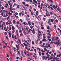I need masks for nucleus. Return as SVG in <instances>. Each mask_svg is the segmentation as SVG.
<instances>
[{"label":"nucleus","instance_id":"f257e3e1","mask_svg":"<svg viewBox=\"0 0 61 61\" xmlns=\"http://www.w3.org/2000/svg\"><path fill=\"white\" fill-rule=\"evenodd\" d=\"M59 42H60V40H58L57 42H54L53 43L54 44H55V45L56 44L57 46H61V44H60L61 43L60 42L59 43Z\"/></svg>","mask_w":61,"mask_h":61},{"label":"nucleus","instance_id":"f03ea898","mask_svg":"<svg viewBox=\"0 0 61 61\" xmlns=\"http://www.w3.org/2000/svg\"><path fill=\"white\" fill-rule=\"evenodd\" d=\"M16 47H17L16 50L18 52V53L19 54H20V53H19V52L18 51V50L19 51V48H20L19 45H16Z\"/></svg>","mask_w":61,"mask_h":61},{"label":"nucleus","instance_id":"7ed1b4c3","mask_svg":"<svg viewBox=\"0 0 61 61\" xmlns=\"http://www.w3.org/2000/svg\"><path fill=\"white\" fill-rule=\"evenodd\" d=\"M38 35L40 36H42V33L40 31H38Z\"/></svg>","mask_w":61,"mask_h":61},{"label":"nucleus","instance_id":"20e7f679","mask_svg":"<svg viewBox=\"0 0 61 61\" xmlns=\"http://www.w3.org/2000/svg\"><path fill=\"white\" fill-rule=\"evenodd\" d=\"M27 45L28 47L29 48V47H30V44H29V43L28 42H27Z\"/></svg>","mask_w":61,"mask_h":61},{"label":"nucleus","instance_id":"39448f33","mask_svg":"<svg viewBox=\"0 0 61 61\" xmlns=\"http://www.w3.org/2000/svg\"><path fill=\"white\" fill-rule=\"evenodd\" d=\"M48 8L49 9H50V8H51V10H53V9L52 7H50L49 6H48Z\"/></svg>","mask_w":61,"mask_h":61},{"label":"nucleus","instance_id":"423d86ee","mask_svg":"<svg viewBox=\"0 0 61 61\" xmlns=\"http://www.w3.org/2000/svg\"><path fill=\"white\" fill-rule=\"evenodd\" d=\"M50 19H49V20H48V23L49 25H51V23L50 22Z\"/></svg>","mask_w":61,"mask_h":61},{"label":"nucleus","instance_id":"0eeeda50","mask_svg":"<svg viewBox=\"0 0 61 61\" xmlns=\"http://www.w3.org/2000/svg\"><path fill=\"white\" fill-rule=\"evenodd\" d=\"M32 32L34 34H35L36 33V32H35V29H33V30H32Z\"/></svg>","mask_w":61,"mask_h":61},{"label":"nucleus","instance_id":"6e6552de","mask_svg":"<svg viewBox=\"0 0 61 61\" xmlns=\"http://www.w3.org/2000/svg\"><path fill=\"white\" fill-rule=\"evenodd\" d=\"M49 13L51 15H52L53 14V12L52 11H51L49 12Z\"/></svg>","mask_w":61,"mask_h":61},{"label":"nucleus","instance_id":"1a4fd4ad","mask_svg":"<svg viewBox=\"0 0 61 61\" xmlns=\"http://www.w3.org/2000/svg\"><path fill=\"white\" fill-rule=\"evenodd\" d=\"M51 22L52 23H53L54 22V19H51Z\"/></svg>","mask_w":61,"mask_h":61},{"label":"nucleus","instance_id":"9d476101","mask_svg":"<svg viewBox=\"0 0 61 61\" xmlns=\"http://www.w3.org/2000/svg\"><path fill=\"white\" fill-rule=\"evenodd\" d=\"M42 41H44V42H46V41H47L46 40L44 39H43Z\"/></svg>","mask_w":61,"mask_h":61},{"label":"nucleus","instance_id":"9b49d317","mask_svg":"<svg viewBox=\"0 0 61 61\" xmlns=\"http://www.w3.org/2000/svg\"><path fill=\"white\" fill-rule=\"evenodd\" d=\"M44 50H45V51H46H46H47V50H47V49H46V48H44Z\"/></svg>","mask_w":61,"mask_h":61},{"label":"nucleus","instance_id":"f8f14e48","mask_svg":"<svg viewBox=\"0 0 61 61\" xmlns=\"http://www.w3.org/2000/svg\"><path fill=\"white\" fill-rule=\"evenodd\" d=\"M47 27V29H50V27H49V26L48 25H47L46 26Z\"/></svg>","mask_w":61,"mask_h":61},{"label":"nucleus","instance_id":"ddd939ff","mask_svg":"<svg viewBox=\"0 0 61 61\" xmlns=\"http://www.w3.org/2000/svg\"><path fill=\"white\" fill-rule=\"evenodd\" d=\"M47 58H49V57L48 56H46L45 59H47Z\"/></svg>","mask_w":61,"mask_h":61},{"label":"nucleus","instance_id":"4468645a","mask_svg":"<svg viewBox=\"0 0 61 61\" xmlns=\"http://www.w3.org/2000/svg\"><path fill=\"white\" fill-rule=\"evenodd\" d=\"M1 8H0V9L1 11H0V13H3V10H2V9Z\"/></svg>","mask_w":61,"mask_h":61},{"label":"nucleus","instance_id":"2eb2a0df","mask_svg":"<svg viewBox=\"0 0 61 61\" xmlns=\"http://www.w3.org/2000/svg\"><path fill=\"white\" fill-rule=\"evenodd\" d=\"M33 1L34 2H35L36 4H37V1H36V0H33Z\"/></svg>","mask_w":61,"mask_h":61},{"label":"nucleus","instance_id":"dca6fc26","mask_svg":"<svg viewBox=\"0 0 61 61\" xmlns=\"http://www.w3.org/2000/svg\"><path fill=\"white\" fill-rule=\"evenodd\" d=\"M13 22L14 24H15V20H13Z\"/></svg>","mask_w":61,"mask_h":61},{"label":"nucleus","instance_id":"f3484780","mask_svg":"<svg viewBox=\"0 0 61 61\" xmlns=\"http://www.w3.org/2000/svg\"><path fill=\"white\" fill-rule=\"evenodd\" d=\"M28 25H30V24H31V22H30V21H28Z\"/></svg>","mask_w":61,"mask_h":61},{"label":"nucleus","instance_id":"a211bd4d","mask_svg":"<svg viewBox=\"0 0 61 61\" xmlns=\"http://www.w3.org/2000/svg\"><path fill=\"white\" fill-rule=\"evenodd\" d=\"M58 20L60 22H61V18H58Z\"/></svg>","mask_w":61,"mask_h":61},{"label":"nucleus","instance_id":"6ab92c4d","mask_svg":"<svg viewBox=\"0 0 61 61\" xmlns=\"http://www.w3.org/2000/svg\"><path fill=\"white\" fill-rule=\"evenodd\" d=\"M12 30H14V29H15V28L14 26H12Z\"/></svg>","mask_w":61,"mask_h":61},{"label":"nucleus","instance_id":"aec40b11","mask_svg":"<svg viewBox=\"0 0 61 61\" xmlns=\"http://www.w3.org/2000/svg\"><path fill=\"white\" fill-rule=\"evenodd\" d=\"M52 7H53V8H54V9H55L56 8V6L54 5H53V6H52Z\"/></svg>","mask_w":61,"mask_h":61},{"label":"nucleus","instance_id":"412c9836","mask_svg":"<svg viewBox=\"0 0 61 61\" xmlns=\"http://www.w3.org/2000/svg\"><path fill=\"white\" fill-rule=\"evenodd\" d=\"M44 6V4H43V3H41V6Z\"/></svg>","mask_w":61,"mask_h":61},{"label":"nucleus","instance_id":"4be33fe9","mask_svg":"<svg viewBox=\"0 0 61 61\" xmlns=\"http://www.w3.org/2000/svg\"><path fill=\"white\" fill-rule=\"evenodd\" d=\"M14 6H16L17 5V4H16L15 3H14Z\"/></svg>","mask_w":61,"mask_h":61},{"label":"nucleus","instance_id":"5701e85b","mask_svg":"<svg viewBox=\"0 0 61 61\" xmlns=\"http://www.w3.org/2000/svg\"><path fill=\"white\" fill-rule=\"evenodd\" d=\"M20 36H23V34L22 33H21L20 34Z\"/></svg>","mask_w":61,"mask_h":61},{"label":"nucleus","instance_id":"b1692460","mask_svg":"<svg viewBox=\"0 0 61 61\" xmlns=\"http://www.w3.org/2000/svg\"><path fill=\"white\" fill-rule=\"evenodd\" d=\"M51 56H53V57H56V56H55L53 54H51Z\"/></svg>","mask_w":61,"mask_h":61},{"label":"nucleus","instance_id":"393cba45","mask_svg":"<svg viewBox=\"0 0 61 61\" xmlns=\"http://www.w3.org/2000/svg\"><path fill=\"white\" fill-rule=\"evenodd\" d=\"M42 56H43V57H42V58L43 59H44H44H45V56H43L42 55Z\"/></svg>","mask_w":61,"mask_h":61},{"label":"nucleus","instance_id":"a878e982","mask_svg":"<svg viewBox=\"0 0 61 61\" xmlns=\"http://www.w3.org/2000/svg\"><path fill=\"white\" fill-rule=\"evenodd\" d=\"M18 40L19 42L20 43V44H21V43L20 42V40H19V39H18Z\"/></svg>","mask_w":61,"mask_h":61},{"label":"nucleus","instance_id":"bb28decb","mask_svg":"<svg viewBox=\"0 0 61 61\" xmlns=\"http://www.w3.org/2000/svg\"><path fill=\"white\" fill-rule=\"evenodd\" d=\"M21 14H22V12H21L20 13H19V15H20V16H21Z\"/></svg>","mask_w":61,"mask_h":61},{"label":"nucleus","instance_id":"cd10ccee","mask_svg":"<svg viewBox=\"0 0 61 61\" xmlns=\"http://www.w3.org/2000/svg\"><path fill=\"white\" fill-rule=\"evenodd\" d=\"M8 14L9 15H12V14L10 12H9Z\"/></svg>","mask_w":61,"mask_h":61},{"label":"nucleus","instance_id":"c85d7f7f","mask_svg":"<svg viewBox=\"0 0 61 61\" xmlns=\"http://www.w3.org/2000/svg\"><path fill=\"white\" fill-rule=\"evenodd\" d=\"M7 22H11V20H8Z\"/></svg>","mask_w":61,"mask_h":61},{"label":"nucleus","instance_id":"c756f323","mask_svg":"<svg viewBox=\"0 0 61 61\" xmlns=\"http://www.w3.org/2000/svg\"><path fill=\"white\" fill-rule=\"evenodd\" d=\"M21 6H22V7H23V8H24V9H25V7L24 6H23V5H21Z\"/></svg>","mask_w":61,"mask_h":61},{"label":"nucleus","instance_id":"7c9ffc66","mask_svg":"<svg viewBox=\"0 0 61 61\" xmlns=\"http://www.w3.org/2000/svg\"><path fill=\"white\" fill-rule=\"evenodd\" d=\"M15 30H13L12 32V33H15Z\"/></svg>","mask_w":61,"mask_h":61},{"label":"nucleus","instance_id":"2f4dec72","mask_svg":"<svg viewBox=\"0 0 61 61\" xmlns=\"http://www.w3.org/2000/svg\"><path fill=\"white\" fill-rule=\"evenodd\" d=\"M7 20H9V16H8L7 18Z\"/></svg>","mask_w":61,"mask_h":61},{"label":"nucleus","instance_id":"473e14b6","mask_svg":"<svg viewBox=\"0 0 61 61\" xmlns=\"http://www.w3.org/2000/svg\"><path fill=\"white\" fill-rule=\"evenodd\" d=\"M19 32L20 33H21L22 32V31L21 30H20L19 31Z\"/></svg>","mask_w":61,"mask_h":61},{"label":"nucleus","instance_id":"72a5a7b5","mask_svg":"<svg viewBox=\"0 0 61 61\" xmlns=\"http://www.w3.org/2000/svg\"><path fill=\"white\" fill-rule=\"evenodd\" d=\"M25 23H25V22H23L22 23V24H24V25H26V24H25Z\"/></svg>","mask_w":61,"mask_h":61},{"label":"nucleus","instance_id":"f704fd0d","mask_svg":"<svg viewBox=\"0 0 61 61\" xmlns=\"http://www.w3.org/2000/svg\"><path fill=\"white\" fill-rule=\"evenodd\" d=\"M58 60V58L57 57H56L55 58V60Z\"/></svg>","mask_w":61,"mask_h":61},{"label":"nucleus","instance_id":"c9c22d12","mask_svg":"<svg viewBox=\"0 0 61 61\" xmlns=\"http://www.w3.org/2000/svg\"><path fill=\"white\" fill-rule=\"evenodd\" d=\"M51 58H49L50 59H53V57L52 56H51Z\"/></svg>","mask_w":61,"mask_h":61},{"label":"nucleus","instance_id":"e433bc0d","mask_svg":"<svg viewBox=\"0 0 61 61\" xmlns=\"http://www.w3.org/2000/svg\"><path fill=\"white\" fill-rule=\"evenodd\" d=\"M46 16H48V14H47V13H46Z\"/></svg>","mask_w":61,"mask_h":61},{"label":"nucleus","instance_id":"4c0bfd02","mask_svg":"<svg viewBox=\"0 0 61 61\" xmlns=\"http://www.w3.org/2000/svg\"><path fill=\"white\" fill-rule=\"evenodd\" d=\"M9 9H10V11L11 10H13V9L11 8H10Z\"/></svg>","mask_w":61,"mask_h":61},{"label":"nucleus","instance_id":"58836bf2","mask_svg":"<svg viewBox=\"0 0 61 61\" xmlns=\"http://www.w3.org/2000/svg\"><path fill=\"white\" fill-rule=\"evenodd\" d=\"M39 55L40 56H41V52H39Z\"/></svg>","mask_w":61,"mask_h":61},{"label":"nucleus","instance_id":"ea45409f","mask_svg":"<svg viewBox=\"0 0 61 61\" xmlns=\"http://www.w3.org/2000/svg\"><path fill=\"white\" fill-rule=\"evenodd\" d=\"M35 42L36 44H37V40H36L35 41Z\"/></svg>","mask_w":61,"mask_h":61},{"label":"nucleus","instance_id":"a19ab883","mask_svg":"<svg viewBox=\"0 0 61 61\" xmlns=\"http://www.w3.org/2000/svg\"><path fill=\"white\" fill-rule=\"evenodd\" d=\"M2 28H1L2 30H4V27H1Z\"/></svg>","mask_w":61,"mask_h":61},{"label":"nucleus","instance_id":"79ce46f5","mask_svg":"<svg viewBox=\"0 0 61 61\" xmlns=\"http://www.w3.org/2000/svg\"><path fill=\"white\" fill-rule=\"evenodd\" d=\"M5 45L6 46H7V43H5Z\"/></svg>","mask_w":61,"mask_h":61},{"label":"nucleus","instance_id":"37998d69","mask_svg":"<svg viewBox=\"0 0 61 61\" xmlns=\"http://www.w3.org/2000/svg\"><path fill=\"white\" fill-rule=\"evenodd\" d=\"M11 22H9V23H8V24L9 25H11Z\"/></svg>","mask_w":61,"mask_h":61},{"label":"nucleus","instance_id":"c03bdc74","mask_svg":"<svg viewBox=\"0 0 61 61\" xmlns=\"http://www.w3.org/2000/svg\"><path fill=\"white\" fill-rule=\"evenodd\" d=\"M10 61H12V58H11V57H10Z\"/></svg>","mask_w":61,"mask_h":61},{"label":"nucleus","instance_id":"a18cd8bd","mask_svg":"<svg viewBox=\"0 0 61 61\" xmlns=\"http://www.w3.org/2000/svg\"><path fill=\"white\" fill-rule=\"evenodd\" d=\"M17 23L19 25V21H17Z\"/></svg>","mask_w":61,"mask_h":61},{"label":"nucleus","instance_id":"49530a36","mask_svg":"<svg viewBox=\"0 0 61 61\" xmlns=\"http://www.w3.org/2000/svg\"><path fill=\"white\" fill-rule=\"evenodd\" d=\"M14 37L15 38V39H17V38L16 37V35H15Z\"/></svg>","mask_w":61,"mask_h":61},{"label":"nucleus","instance_id":"de8ad7c7","mask_svg":"<svg viewBox=\"0 0 61 61\" xmlns=\"http://www.w3.org/2000/svg\"><path fill=\"white\" fill-rule=\"evenodd\" d=\"M59 57H60V56H61V54L60 53L59 55Z\"/></svg>","mask_w":61,"mask_h":61},{"label":"nucleus","instance_id":"09e8293b","mask_svg":"<svg viewBox=\"0 0 61 61\" xmlns=\"http://www.w3.org/2000/svg\"><path fill=\"white\" fill-rule=\"evenodd\" d=\"M34 28V27L33 26H31V27H30V28L31 29H33V28Z\"/></svg>","mask_w":61,"mask_h":61},{"label":"nucleus","instance_id":"8fccbe9b","mask_svg":"<svg viewBox=\"0 0 61 61\" xmlns=\"http://www.w3.org/2000/svg\"><path fill=\"white\" fill-rule=\"evenodd\" d=\"M57 10L58 11H60V9H59V7H58L57 8Z\"/></svg>","mask_w":61,"mask_h":61},{"label":"nucleus","instance_id":"3c124183","mask_svg":"<svg viewBox=\"0 0 61 61\" xmlns=\"http://www.w3.org/2000/svg\"><path fill=\"white\" fill-rule=\"evenodd\" d=\"M55 21L56 22V23H57V22H58V20H57L56 19L55 20Z\"/></svg>","mask_w":61,"mask_h":61},{"label":"nucleus","instance_id":"603ef678","mask_svg":"<svg viewBox=\"0 0 61 61\" xmlns=\"http://www.w3.org/2000/svg\"><path fill=\"white\" fill-rule=\"evenodd\" d=\"M32 45H34V42L33 41H32Z\"/></svg>","mask_w":61,"mask_h":61},{"label":"nucleus","instance_id":"864d4df0","mask_svg":"<svg viewBox=\"0 0 61 61\" xmlns=\"http://www.w3.org/2000/svg\"><path fill=\"white\" fill-rule=\"evenodd\" d=\"M3 48H6V46H3Z\"/></svg>","mask_w":61,"mask_h":61},{"label":"nucleus","instance_id":"5fc2aeb1","mask_svg":"<svg viewBox=\"0 0 61 61\" xmlns=\"http://www.w3.org/2000/svg\"><path fill=\"white\" fill-rule=\"evenodd\" d=\"M48 47H50V44H48Z\"/></svg>","mask_w":61,"mask_h":61},{"label":"nucleus","instance_id":"6e6d98bb","mask_svg":"<svg viewBox=\"0 0 61 61\" xmlns=\"http://www.w3.org/2000/svg\"><path fill=\"white\" fill-rule=\"evenodd\" d=\"M41 0H38V2H41Z\"/></svg>","mask_w":61,"mask_h":61},{"label":"nucleus","instance_id":"4d7b16f0","mask_svg":"<svg viewBox=\"0 0 61 61\" xmlns=\"http://www.w3.org/2000/svg\"><path fill=\"white\" fill-rule=\"evenodd\" d=\"M27 41L28 42H29V41H30V40L29 39H28Z\"/></svg>","mask_w":61,"mask_h":61},{"label":"nucleus","instance_id":"13d9d810","mask_svg":"<svg viewBox=\"0 0 61 61\" xmlns=\"http://www.w3.org/2000/svg\"><path fill=\"white\" fill-rule=\"evenodd\" d=\"M20 21L21 22H23V20L21 19H20Z\"/></svg>","mask_w":61,"mask_h":61},{"label":"nucleus","instance_id":"bf43d9fd","mask_svg":"<svg viewBox=\"0 0 61 61\" xmlns=\"http://www.w3.org/2000/svg\"><path fill=\"white\" fill-rule=\"evenodd\" d=\"M1 9H2V10H3V9H4V7L2 6L1 7Z\"/></svg>","mask_w":61,"mask_h":61},{"label":"nucleus","instance_id":"052dcab7","mask_svg":"<svg viewBox=\"0 0 61 61\" xmlns=\"http://www.w3.org/2000/svg\"><path fill=\"white\" fill-rule=\"evenodd\" d=\"M45 55V53L44 52H43L42 53V55Z\"/></svg>","mask_w":61,"mask_h":61},{"label":"nucleus","instance_id":"680f3d73","mask_svg":"<svg viewBox=\"0 0 61 61\" xmlns=\"http://www.w3.org/2000/svg\"><path fill=\"white\" fill-rule=\"evenodd\" d=\"M26 6H27V7H28V6H29L28 5V4H26Z\"/></svg>","mask_w":61,"mask_h":61},{"label":"nucleus","instance_id":"e2e57ef3","mask_svg":"<svg viewBox=\"0 0 61 61\" xmlns=\"http://www.w3.org/2000/svg\"><path fill=\"white\" fill-rule=\"evenodd\" d=\"M21 45L22 46H23V47H24V45H23V44H21Z\"/></svg>","mask_w":61,"mask_h":61},{"label":"nucleus","instance_id":"0e129e2a","mask_svg":"<svg viewBox=\"0 0 61 61\" xmlns=\"http://www.w3.org/2000/svg\"><path fill=\"white\" fill-rule=\"evenodd\" d=\"M43 37L44 39H46V36H43Z\"/></svg>","mask_w":61,"mask_h":61},{"label":"nucleus","instance_id":"69168bd1","mask_svg":"<svg viewBox=\"0 0 61 61\" xmlns=\"http://www.w3.org/2000/svg\"><path fill=\"white\" fill-rule=\"evenodd\" d=\"M42 43V41H41L39 43V44H41V43Z\"/></svg>","mask_w":61,"mask_h":61},{"label":"nucleus","instance_id":"338daca9","mask_svg":"<svg viewBox=\"0 0 61 61\" xmlns=\"http://www.w3.org/2000/svg\"><path fill=\"white\" fill-rule=\"evenodd\" d=\"M24 41L25 43H27V41H25V40H24Z\"/></svg>","mask_w":61,"mask_h":61},{"label":"nucleus","instance_id":"774afa93","mask_svg":"<svg viewBox=\"0 0 61 61\" xmlns=\"http://www.w3.org/2000/svg\"><path fill=\"white\" fill-rule=\"evenodd\" d=\"M12 37L13 38H14V35H12Z\"/></svg>","mask_w":61,"mask_h":61}]
</instances>
